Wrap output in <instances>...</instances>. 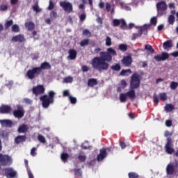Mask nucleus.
<instances>
[{
    "instance_id": "53",
    "label": "nucleus",
    "mask_w": 178,
    "mask_h": 178,
    "mask_svg": "<svg viewBox=\"0 0 178 178\" xmlns=\"http://www.w3.org/2000/svg\"><path fill=\"white\" fill-rule=\"evenodd\" d=\"M54 8H55V4H54V2L52 1V0H50L47 9H48V10H52V9H54Z\"/></svg>"
},
{
    "instance_id": "13",
    "label": "nucleus",
    "mask_w": 178,
    "mask_h": 178,
    "mask_svg": "<svg viewBox=\"0 0 178 178\" xmlns=\"http://www.w3.org/2000/svg\"><path fill=\"white\" fill-rule=\"evenodd\" d=\"M154 59L156 62H161V60H166V59H169V54L166 52H162L161 55L159 54L154 57Z\"/></svg>"
},
{
    "instance_id": "55",
    "label": "nucleus",
    "mask_w": 178,
    "mask_h": 178,
    "mask_svg": "<svg viewBox=\"0 0 178 178\" xmlns=\"http://www.w3.org/2000/svg\"><path fill=\"white\" fill-rule=\"evenodd\" d=\"M86 18L87 15H86V13H83L79 15L80 22H84V20H86Z\"/></svg>"
},
{
    "instance_id": "41",
    "label": "nucleus",
    "mask_w": 178,
    "mask_h": 178,
    "mask_svg": "<svg viewBox=\"0 0 178 178\" xmlns=\"http://www.w3.org/2000/svg\"><path fill=\"white\" fill-rule=\"evenodd\" d=\"M106 47H111V45H112V39L109 36H106Z\"/></svg>"
},
{
    "instance_id": "12",
    "label": "nucleus",
    "mask_w": 178,
    "mask_h": 178,
    "mask_svg": "<svg viewBox=\"0 0 178 178\" xmlns=\"http://www.w3.org/2000/svg\"><path fill=\"white\" fill-rule=\"evenodd\" d=\"M17 109L13 111V116L17 119H22L24 116V110L23 107L17 106Z\"/></svg>"
},
{
    "instance_id": "45",
    "label": "nucleus",
    "mask_w": 178,
    "mask_h": 178,
    "mask_svg": "<svg viewBox=\"0 0 178 178\" xmlns=\"http://www.w3.org/2000/svg\"><path fill=\"white\" fill-rule=\"evenodd\" d=\"M73 170L75 176H81V168H74Z\"/></svg>"
},
{
    "instance_id": "29",
    "label": "nucleus",
    "mask_w": 178,
    "mask_h": 178,
    "mask_svg": "<svg viewBox=\"0 0 178 178\" xmlns=\"http://www.w3.org/2000/svg\"><path fill=\"white\" fill-rule=\"evenodd\" d=\"M111 70H113L114 72H119L120 69H122V67L120 66V64L115 63L114 65H112L111 67Z\"/></svg>"
},
{
    "instance_id": "14",
    "label": "nucleus",
    "mask_w": 178,
    "mask_h": 178,
    "mask_svg": "<svg viewBox=\"0 0 178 178\" xmlns=\"http://www.w3.org/2000/svg\"><path fill=\"white\" fill-rule=\"evenodd\" d=\"M121 63L126 67H129L131 66V63H133V58L131 57V56H124L121 60Z\"/></svg>"
},
{
    "instance_id": "8",
    "label": "nucleus",
    "mask_w": 178,
    "mask_h": 178,
    "mask_svg": "<svg viewBox=\"0 0 178 178\" xmlns=\"http://www.w3.org/2000/svg\"><path fill=\"white\" fill-rule=\"evenodd\" d=\"M60 6L63 8L65 12L67 13H72L73 12V4L68 1H60Z\"/></svg>"
},
{
    "instance_id": "48",
    "label": "nucleus",
    "mask_w": 178,
    "mask_h": 178,
    "mask_svg": "<svg viewBox=\"0 0 178 178\" xmlns=\"http://www.w3.org/2000/svg\"><path fill=\"white\" fill-rule=\"evenodd\" d=\"M78 159L80 162H86V160L87 159V156H86V155H79L78 156Z\"/></svg>"
},
{
    "instance_id": "46",
    "label": "nucleus",
    "mask_w": 178,
    "mask_h": 178,
    "mask_svg": "<svg viewBox=\"0 0 178 178\" xmlns=\"http://www.w3.org/2000/svg\"><path fill=\"white\" fill-rule=\"evenodd\" d=\"M50 17L51 20H54V19H56V17H58V13H56V11H51L50 13Z\"/></svg>"
},
{
    "instance_id": "27",
    "label": "nucleus",
    "mask_w": 178,
    "mask_h": 178,
    "mask_svg": "<svg viewBox=\"0 0 178 178\" xmlns=\"http://www.w3.org/2000/svg\"><path fill=\"white\" fill-rule=\"evenodd\" d=\"M145 49L148 52V54H154L155 52V49H154L151 44H146L145 46Z\"/></svg>"
},
{
    "instance_id": "6",
    "label": "nucleus",
    "mask_w": 178,
    "mask_h": 178,
    "mask_svg": "<svg viewBox=\"0 0 178 178\" xmlns=\"http://www.w3.org/2000/svg\"><path fill=\"white\" fill-rule=\"evenodd\" d=\"M41 73L40 68L38 67H34L32 69H30L26 72V76L29 80H34L35 77H38Z\"/></svg>"
},
{
    "instance_id": "23",
    "label": "nucleus",
    "mask_w": 178,
    "mask_h": 178,
    "mask_svg": "<svg viewBox=\"0 0 178 178\" xmlns=\"http://www.w3.org/2000/svg\"><path fill=\"white\" fill-rule=\"evenodd\" d=\"M173 47V42L172 40H166L163 44V49H169V48H172Z\"/></svg>"
},
{
    "instance_id": "24",
    "label": "nucleus",
    "mask_w": 178,
    "mask_h": 178,
    "mask_svg": "<svg viewBox=\"0 0 178 178\" xmlns=\"http://www.w3.org/2000/svg\"><path fill=\"white\" fill-rule=\"evenodd\" d=\"M25 27L26 29H28L29 31H31L35 29V25L34 24V22H29L25 23Z\"/></svg>"
},
{
    "instance_id": "61",
    "label": "nucleus",
    "mask_w": 178,
    "mask_h": 178,
    "mask_svg": "<svg viewBox=\"0 0 178 178\" xmlns=\"http://www.w3.org/2000/svg\"><path fill=\"white\" fill-rule=\"evenodd\" d=\"M111 3H106V10L107 12H111Z\"/></svg>"
},
{
    "instance_id": "18",
    "label": "nucleus",
    "mask_w": 178,
    "mask_h": 178,
    "mask_svg": "<svg viewBox=\"0 0 178 178\" xmlns=\"http://www.w3.org/2000/svg\"><path fill=\"white\" fill-rule=\"evenodd\" d=\"M12 112V107L9 105H1L0 107V113L8 115Z\"/></svg>"
},
{
    "instance_id": "64",
    "label": "nucleus",
    "mask_w": 178,
    "mask_h": 178,
    "mask_svg": "<svg viewBox=\"0 0 178 178\" xmlns=\"http://www.w3.org/2000/svg\"><path fill=\"white\" fill-rule=\"evenodd\" d=\"M172 56H174V58H177L178 56V51H174L171 54Z\"/></svg>"
},
{
    "instance_id": "26",
    "label": "nucleus",
    "mask_w": 178,
    "mask_h": 178,
    "mask_svg": "<svg viewBox=\"0 0 178 178\" xmlns=\"http://www.w3.org/2000/svg\"><path fill=\"white\" fill-rule=\"evenodd\" d=\"M98 84V81L95 79H90L88 81V86L89 87H94V86H97Z\"/></svg>"
},
{
    "instance_id": "3",
    "label": "nucleus",
    "mask_w": 178,
    "mask_h": 178,
    "mask_svg": "<svg viewBox=\"0 0 178 178\" xmlns=\"http://www.w3.org/2000/svg\"><path fill=\"white\" fill-rule=\"evenodd\" d=\"M140 85H141V76L138 74V73L134 72L131 76L130 85H129L130 91H134V90H137L138 88H140Z\"/></svg>"
},
{
    "instance_id": "7",
    "label": "nucleus",
    "mask_w": 178,
    "mask_h": 178,
    "mask_svg": "<svg viewBox=\"0 0 178 178\" xmlns=\"http://www.w3.org/2000/svg\"><path fill=\"white\" fill-rule=\"evenodd\" d=\"M127 97H129L130 99H134V98H136V90H129L126 93H121L120 95V102H126V101H127Z\"/></svg>"
},
{
    "instance_id": "63",
    "label": "nucleus",
    "mask_w": 178,
    "mask_h": 178,
    "mask_svg": "<svg viewBox=\"0 0 178 178\" xmlns=\"http://www.w3.org/2000/svg\"><path fill=\"white\" fill-rule=\"evenodd\" d=\"M120 145L122 149H124V148H126V147H127L126 143L124 142H120Z\"/></svg>"
},
{
    "instance_id": "4",
    "label": "nucleus",
    "mask_w": 178,
    "mask_h": 178,
    "mask_svg": "<svg viewBox=\"0 0 178 178\" xmlns=\"http://www.w3.org/2000/svg\"><path fill=\"white\" fill-rule=\"evenodd\" d=\"M156 8L157 9V15L158 16H163L168 10V5L166 4V1H162L156 3Z\"/></svg>"
},
{
    "instance_id": "10",
    "label": "nucleus",
    "mask_w": 178,
    "mask_h": 178,
    "mask_svg": "<svg viewBox=\"0 0 178 178\" xmlns=\"http://www.w3.org/2000/svg\"><path fill=\"white\" fill-rule=\"evenodd\" d=\"M32 92L33 94L37 97L45 92V88L44 87V85H38L37 86H33L32 88Z\"/></svg>"
},
{
    "instance_id": "28",
    "label": "nucleus",
    "mask_w": 178,
    "mask_h": 178,
    "mask_svg": "<svg viewBox=\"0 0 178 178\" xmlns=\"http://www.w3.org/2000/svg\"><path fill=\"white\" fill-rule=\"evenodd\" d=\"M120 29L122 30H127V24L126 23V20L124 19H120Z\"/></svg>"
},
{
    "instance_id": "47",
    "label": "nucleus",
    "mask_w": 178,
    "mask_h": 178,
    "mask_svg": "<svg viewBox=\"0 0 178 178\" xmlns=\"http://www.w3.org/2000/svg\"><path fill=\"white\" fill-rule=\"evenodd\" d=\"M126 73H129L131 74V70L130 69H128V70H122L121 72H120V75L121 76H126Z\"/></svg>"
},
{
    "instance_id": "57",
    "label": "nucleus",
    "mask_w": 178,
    "mask_h": 178,
    "mask_svg": "<svg viewBox=\"0 0 178 178\" xmlns=\"http://www.w3.org/2000/svg\"><path fill=\"white\" fill-rule=\"evenodd\" d=\"M153 101L154 104H159V97H158V95H154L153 96Z\"/></svg>"
},
{
    "instance_id": "31",
    "label": "nucleus",
    "mask_w": 178,
    "mask_h": 178,
    "mask_svg": "<svg viewBox=\"0 0 178 178\" xmlns=\"http://www.w3.org/2000/svg\"><path fill=\"white\" fill-rule=\"evenodd\" d=\"M0 136L1 137H2V138H5L6 140H8L9 137V132L5 130L1 131L0 133Z\"/></svg>"
},
{
    "instance_id": "20",
    "label": "nucleus",
    "mask_w": 178,
    "mask_h": 178,
    "mask_svg": "<svg viewBox=\"0 0 178 178\" xmlns=\"http://www.w3.org/2000/svg\"><path fill=\"white\" fill-rule=\"evenodd\" d=\"M0 124L3 127H12L13 122L10 120H0Z\"/></svg>"
},
{
    "instance_id": "21",
    "label": "nucleus",
    "mask_w": 178,
    "mask_h": 178,
    "mask_svg": "<svg viewBox=\"0 0 178 178\" xmlns=\"http://www.w3.org/2000/svg\"><path fill=\"white\" fill-rule=\"evenodd\" d=\"M68 58L71 60H74L77 58V51L74 49H70L68 51Z\"/></svg>"
},
{
    "instance_id": "42",
    "label": "nucleus",
    "mask_w": 178,
    "mask_h": 178,
    "mask_svg": "<svg viewBox=\"0 0 178 178\" xmlns=\"http://www.w3.org/2000/svg\"><path fill=\"white\" fill-rule=\"evenodd\" d=\"M33 9L34 10V12H36V13H40V12H41V8H40V6H38V4H35L34 6H33Z\"/></svg>"
},
{
    "instance_id": "5",
    "label": "nucleus",
    "mask_w": 178,
    "mask_h": 178,
    "mask_svg": "<svg viewBox=\"0 0 178 178\" xmlns=\"http://www.w3.org/2000/svg\"><path fill=\"white\" fill-rule=\"evenodd\" d=\"M148 29H149V25L145 24L141 26L137 33H133L131 40L132 41H136L138 37H141L143 34L147 35L148 34Z\"/></svg>"
},
{
    "instance_id": "38",
    "label": "nucleus",
    "mask_w": 178,
    "mask_h": 178,
    "mask_svg": "<svg viewBox=\"0 0 178 178\" xmlns=\"http://www.w3.org/2000/svg\"><path fill=\"white\" fill-rule=\"evenodd\" d=\"M119 49L122 52H126V51H127V45L124 44H121L119 45Z\"/></svg>"
},
{
    "instance_id": "58",
    "label": "nucleus",
    "mask_w": 178,
    "mask_h": 178,
    "mask_svg": "<svg viewBox=\"0 0 178 178\" xmlns=\"http://www.w3.org/2000/svg\"><path fill=\"white\" fill-rule=\"evenodd\" d=\"M172 120H167L165 121V126L167 127H172Z\"/></svg>"
},
{
    "instance_id": "52",
    "label": "nucleus",
    "mask_w": 178,
    "mask_h": 178,
    "mask_svg": "<svg viewBox=\"0 0 178 178\" xmlns=\"http://www.w3.org/2000/svg\"><path fill=\"white\" fill-rule=\"evenodd\" d=\"M31 156H37V148L36 147H33L31 149Z\"/></svg>"
},
{
    "instance_id": "32",
    "label": "nucleus",
    "mask_w": 178,
    "mask_h": 178,
    "mask_svg": "<svg viewBox=\"0 0 178 178\" xmlns=\"http://www.w3.org/2000/svg\"><path fill=\"white\" fill-rule=\"evenodd\" d=\"M165 109L166 112H172V111L175 110V106L170 104H166Z\"/></svg>"
},
{
    "instance_id": "16",
    "label": "nucleus",
    "mask_w": 178,
    "mask_h": 178,
    "mask_svg": "<svg viewBox=\"0 0 178 178\" xmlns=\"http://www.w3.org/2000/svg\"><path fill=\"white\" fill-rule=\"evenodd\" d=\"M108 153L106 152V149H101L99 154L97 155V159L98 162H102L107 156Z\"/></svg>"
},
{
    "instance_id": "25",
    "label": "nucleus",
    "mask_w": 178,
    "mask_h": 178,
    "mask_svg": "<svg viewBox=\"0 0 178 178\" xmlns=\"http://www.w3.org/2000/svg\"><path fill=\"white\" fill-rule=\"evenodd\" d=\"M27 131H29V127L24 124L19 126L18 128V133H27Z\"/></svg>"
},
{
    "instance_id": "33",
    "label": "nucleus",
    "mask_w": 178,
    "mask_h": 178,
    "mask_svg": "<svg viewBox=\"0 0 178 178\" xmlns=\"http://www.w3.org/2000/svg\"><path fill=\"white\" fill-rule=\"evenodd\" d=\"M38 140L42 144H45L47 143V140L45 139V137L41 134L38 135Z\"/></svg>"
},
{
    "instance_id": "40",
    "label": "nucleus",
    "mask_w": 178,
    "mask_h": 178,
    "mask_svg": "<svg viewBox=\"0 0 178 178\" xmlns=\"http://www.w3.org/2000/svg\"><path fill=\"white\" fill-rule=\"evenodd\" d=\"M113 27H118V26H120V19H114L113 20Z\"/></svg>"
},
{
    "instance_id": "1",
    "label": "nucleus",
    "mask_w": 178,
    "mask_h": 178,
    "mask_svg": "<svg viewBox=\"0 0 178 178\" xmlns=\"http://www.w3.org/2000/svg\"><path fill=\"white\" fill-rule=\"evenodd\" d=\"M100 47L96 48L93 54L100 56L94 57L91 61V65L92 69L97 70L98 72H104V70H108L109 69V63L112 62L113 56H118V53L112 47L107 49V51H101Z\"/></svg>"
},
{
    "instance_id": "11",
    "label": "nucleus",
    "mask_w": 178,
    "mask_h": 178,
    "mask_svg": "<svg viewBox=\"0 0 178 178\" xmlns=\"http://www.w3.org/2000/svg\"><path fill=\"white\" fill-rule=\"evenodd\" d=\"M172 147H173V144L172 143V138L169 137L167 138V143L164 148L165 149V152L170 155H172V154L175 152V149H173Z\"/></svg>"
},
{
    "instance_id": "22",
    "label": "nucleus",
    "mask_w": 178,
    "mask_h": 178,
    "mask_svg": "<svg viewBox=\"0 0 178 178\" xmlns=\"http://www.w3.org/2000/svg\"><path fill=\"white\" fill-rule=\"evenodd\" d=\"M26 140H27V137H26L25 135H23V136L19 135V136L15 137V143L16 144H20V143H24V141H26Z\"/></svg>"
},
{
    "instance_id": "37",
    "label": "nucleus",
    "mask_w": 178,
    "mask_h": 178,
    "mask_svg": "<svg viewBox=\"0 0 178 178\" xmlns=\"http://www.w3.org/2000/svg\"><path fill=\"white\" fill-rule=\"evenodd\" d=\"M88 44H90V39L83 40L80 42L81 47H86V45H88Z\"/></svg>"
},
{
    "instance_id": "9",
    "label": "nucleus",
    "mask_w": 178,
    "mask_h": 178,
    "mask_svg": "<svg viewBox=\"0 0 178 178\" xmlns=\"http://www.w3.org/2000/svg\"><path fill=\"white\" fill-rule=\"evenodd\" d=\"M4 176L6 178H16L17 177V171L13 168H4Z\"/></svg>"
},
{
    "instance_id": "39",
    "label": "nucleus",
    "mask_w": 178,
    "mask_h": 178,
    "mask_svg": "<svg viewBox=\"0 0 178 178\" xmlns=\"http://www.w3.org/2000/svg\"><path fill=\"white\" fill-rule=\"evenodd\" d=\"M12 31H13V33H19V31H20V29L19 28V25H17V24L13 25Z\"/></svg>"
},
{
    "instance_id": "2",
    "label": "nucleus",
    "mask_w": 178,
    "mask_h": 178,
    "mask_svg": "<svg viewBox=\"0 0 178 178\" xmlns=\"http://www.w3.org/2000/svg\"><path fill=\"white\" fill-rule=\"evenodd\" d=\"M55 95H56V93L54 90H50L48 95L41 96L40 100L42 102V108L44 109L49 108V106L55 102Z\"/></svg>"
},
{
    "instance_id": "30",
    "label": "nucleus",
    "mask_w": 178,
    "mask_h": 178,
    "mask_svg": "<svg viewBox=\"0 0 178 178\" xmlns=\"http://www.w3.org/2000/svg\"><path fill=\"white\" fill-rule=\"evenodd\" d=\"M175 20H176V18L175 17V15H170L168 16V24H171V25L175 24Z\"/></svg>"
},
{
    "instance_id": "56",
    "label": "nucleus",
    "mask_w": 178,
    "mask_h": 178,
    "mask_svg": "<svg viewBox=\"0 0 178 178\" xmlns=\"http://www.w3.org/2000/svg\"><path fill=\"white\" fill-rule=\"evenodd\" d=\"M0 10L1 12H6V10H8V6L1 4L0 6Z\"/></svg>"
},
{
    "instance_id": "35",
    "label": "nucleus",
    "mask_w": 178,
    "mask_h": 178,
    "mask_svg": "<svg viewBox=\"0 0 178 178\" xmlns=\"http://www.w3.org/2000/svg\"><path fill=\"white\" fill-rule=\"evenodd\" d=\"M128 177L129 178H138L140 177V175H138V173L134 172H131L128 173Z\"/></svg>"
},
{
    "instance_id": "44",
    "label": "nucleus",
    "mask_w": 178,
    "mask_h": 178,
    "mask_svg": "<svg viewBox=\"0 0 178 178\" xmlns=\"http://www.w3.org/2000/svg\"><path fill=\"white\" fill-rule=\"evenodd\" d=\"M69 100L73 105L77 103V99L73 96H69Z\"/></svg>"
},
{
    "instance_id": "19",
    "label": "nucleus",
    "mask_w": 178,
    "mask_h": 178,
    "mask_svg": "<svg viewBox=\"0 0 178 178\" xmlns=\"http://www.w3.org/2000/svg\"><path fill=\"white\" fill-rule=\"evenodd\" d=\"M40 73H42V70H50L51 69V64L48 62L42 63L40 67H38Z\"/></svg>"
},
{
    "instance_id": "34",
    "label": "nucleus",
    "mask_w": 178,
    "mask_h": 178,
    "mask_svg": "<svg viewBox=\"0 0 178 178\" xmlns=\"http://www.w3.org/2000/svg\"><path fill=\"white\" fill-rule=\"evenodd\" d=\"M159 97L161 101H166L168 99V95L165 92L159 93Z\"/></svg>"
},
{
    "instance_id": "43",
    "label": "nucleus",
    "mask_w": 178,
    "mask_h": 178,
    "mask_svg": "<svg viewBox=\"0 0 178 178\" xmlns=\"http://www.w3.org/2000/svg\"><path fill=\"white\" fill-rule=\"evenodd\" d=\"M115 4L120 5L121 9H124V3L122 0H115Z\"/></svg>"
},
{
    "instance_id": "36",
    "label": "nucleus",
    "mask_w": 178,
    "mask_h": 178,
    "mask_svg": "<svg viewBox=\"0 0 178 178\" xmlns=\"http://www.w3.org/2000/svg\"><path fill=\"white\" fill-rule=\"evenodd\" d=\"M68 158H69V154H67V153H62L61 154V159H62L63 162H67Z\"/></svg>"
},
{
    "instance_id": "15",
    "label": "nucleus",
    "mask_w": 178,
    "mask_h": 178,
    "mask_svg": "<svg viewBox=\"0 0 178 178\" xmlns=\"http://www.w3.org/2000/svg\"><path fill=\"white\" fill-rule=\"evenodd\" d=\"M165 172L168 176H172L175 174L176 170L175 169V165L171 163H168L165 168Z\"/></svg>"
},
{
    "instance_id": "49",
    "label": "nucleus",
    "mask_w": 178,
    "mask_h": 178,
    "mask_svg": "<svg viewBox=\"0 0 178 178\" xmlns=\"http://www.w3.org/2000/svg\"><path fill=\"white\" fill-rule=\"evenodd\" d=\"M170 87L171 90H175L176 88L178 87V83L172 81V82H171Z\"/></svg>"
},
{
    "instance_id": "17",
    "label": "nucleus",
    "mask_w": 178,
    "mask_h": 178,
    "mask_svg": "<svg viewBox=\"0 0 178 178\" xmlns=\"http://www.w3.org/2000/svg\"><path fill=\"white\" fill-rule=\"evenodd\" d=\"M11 41L13 42H24V41H26V38H24V35L19 34L13 36Z\"/></svg>"
},
{
    "instance_id": "54",
    "label": "nucleus",
    "mask_w": 178,
    "mask_h": 178,
    "mask_svg": "<svg viewBox=\"0 0 178 178\" xmlns=\"http://www.w3.org/2000/svg\"><path fill=\"white\" fill-rule=\"evenodd\" d=\"M13 24V20L10 19L7 21V22L5 24V27L6 29H9V27H10V26H12Z\"/></svg>"
},
{
    "instance_id": "60",
    "label": "nucleus",
    "mask_w": 178,
    "mask_h": 178,
    "mask_svg": "<svg viewBox=\"0 0 178 178\" xmlns=\"http://www.w3.org/2000/svg\"><path fill=\"white\" fill-rule=\"evenodd\" d=\"M81 70H82V72H88V70H90V68L87 65H83L81 67Z\"/></svg>"
},
{
    "instance_id": "51",
    "label": "nucleus",
    "mask_w": 178,
    "mask_h": 178,
    "mask_svg": "<svg viewBox=\"0 0 178 178\" xmlns=\"http://www.w3.org/2000/svg\"><path fill=\"white\" fill-rule=\"evenodd\" d=\"M83 35H86V37H91V32L88 29H85L83 31Z\"/></svg>"
},
{
    "instance_id": "59",
    "label": "nucleus",
    "mask_w": 178,
    "mask_h": 178,
    "mask_svg": "<svg viewBox=\"0 0 178 178\" xmlns=\"http://www.w3.org/2000/svg\"><path fill=\"white\" fill-rule=\"evenodd\" d=\"M172 134L170 133V131H165L164 136L167 137V138H169V137L170 138V137H172Z\"/></svg>"
},
{
    "instance_id": "50",
    "label": "nucleus",
    "mask_w": 178,
    "mask_h": 178,
    "mask_svg": "<svg viewBox=\"0 0 178 178\" xmlns=\"http://www.w3.org/2000/svg\"><path fill=\"white\" fill-rule=\"evenodd\" d=\"M150 23L153 26H156V23H158V19H156V17H153L150 20Z\"/></svg>"
},
{
    "instance_id": "62",
    "label": "nucleus",
    "mask_w": 178,
    "mask_h": 178,
    "mask_svg": "<svg viewBox=\"0 0 178 178\" xmlns=\"http://www.w3.org/2000/svg\"><path fill=\"white\" fill-rule=\"evenodd\" d=\"M27 172L29 178H34V175H33V173L31 172V170H30V169H28Z\"/></svg>"
}]
</instances>
